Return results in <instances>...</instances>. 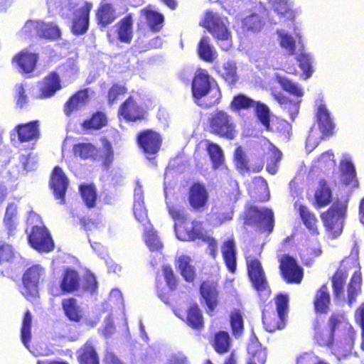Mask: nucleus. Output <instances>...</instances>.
I'll use <instances>...</instances> for the list:
<instances>
[{
  "label": "nucleus",
  "mask_w": 364,
  "mask_h": 364,
  "mask_svg": "<svg viewBox=\"0 0 364 364\" xmlns=\"http://www.w3.org/2000/svg\"><path fill=\"white\" fill-rule=\"evenodd\" d=\"M168 211L176 223V232L179 240L193 241L203 237L200 223L196 220L189 223L188 221V215L183 206L171 205L168 206Z\"/></svg>",
  "instance_id": "f257e3e1"
},
{
  "label": "nucleus",
  "mask_w": 364,
  "mask_h": 364,
  "mask_svg": "<svg viewBox=\"0 0 364 364\" xmlns=\"http://www.w3.org/2000/svg\"><path fill=\"white\" fill-rule=\"evenodd\" d=\"M347 210L348 200L336 199L326 211L321 214L323 225L331 239H336L341 235Z\"/></svg>",
  "instance_id": "f03ea898"
},
{
  "label": "nucleus",
  "mask_w": 364,
  "mask_h": 364,
  "mask_svg": "<svg viewBox=\"0 0 364 364\" xmlns=\"http://www.w3.org/2000/svg\"><path fill=\"white\" fill-rule=\"evenodd\" d=\"M259 254L257 247L250 244L246 247L244 255L246 260L247 274L252 287L259 294H261L265 291L270 293V289L262 264L257 258V256Z\"/></svg>",
  "instance_id": "7ed1b4c3"
},
{
  "label": "nucleus",
  "mask_w": 364,
  "mask_h": 364,
  "mask_svg": "<svg viewBox=\"0 0 364 364\" xmlns=\"http://www.w3.org/2000/svg\"><path fill=\"white\" fill-rule=\"evenodd\" d=\"M207 127L211 134L228 140H233L237 134L233 117L224 109H215L210 114Z\"/></svg>",
  "instance_id": "20e7f679"
},
{
  "label": "nucleus",
  "mask_w": 364,
  "mask_h": 364,
  "mask_svg": "<svg viewBox=\"0 0 364 364\" xmlns=\"http://www.w3.org/2000/svg\"><path fill=\"white\" fill-rule=\"evenodd\" d=\"M45 274L46 269L39 264H33L24 271L20 292L26 300L33 301L39 298L40 284Z\"/></svg>",
  "instance_id": "39448f33"
},
{
  "label": "nucleus",
  "mask_w": 364,
  "mask_h": 364,
  "mask_svg": "<svg viewBox=\"0 0 364 364\" xmlns=\"http://www.w3.org/2000/svg\"><path fill=\"white\" fill-rule=\"evenodd\" d=\"M201 26L212 36L220 41V48L224 51H228L232 47L231 33L222 18L213 12H207Z\"/></svg>",
  "instance_id": "423d86ee"
},
{
  "label": "nucleus",
  "mask_w": 364,
  "mask_h": 364,
  "mask_svg": "<svg viewBox=\"0 0 364 364\" xmlns=\"http://www.w3.org/2000/svg\"><path fill=\"white\" fill-rule=\"evenodd\" d=\"M243 225L254 226L263 223L264 230L270 233L274 230V217L271 208H259L255 205H248L242 214Z\"/></svg>",
  "instance_id": "0eeeda50"
},
{
  "label": "nucleus",
  "mask_w": 364,
  "mask_h": 364,
  "mask_svg": "<svg viewBox=\"0 0 364 364\" xmlns=\"http://www.w3.org/2000/svg\"><path fill=\"white\" fill-rule=\"evenodd\" d=\"M82 279L79 272L73 268L67 267L63 270L60 277L59 287L60 292H58V289L55 286L50 287L49 291L53 296L73 294L80 289Z\"/></svg>",
  "instance_id": "6e6552de"
},
{
  "label": "nucleus",
  "mask_w": 364,
  "mask_h": 364,
  "mask_svg": "<svg viewBox=\"0 0 364 364\" xmlns=\"http://www.w3.org/2000/svg\"><path fill=\"white\" fill-rule=\"evenodd\" d=\"M136 141L139 148L149 159L155 158L162 145L161 134L151 129L140 131L136 135Z\"/></svg>",
  "instance_id": "1a4fd4ad"
},
{
  "label": "nucleus",
  "mask_w": 364,
  "mask_h": 364,
  "mask_svg": "<svg viewBox=\"0 0 364 364\" xmlns=\"http://www.w3.org/2000/svg\"><path fill=\"white\" fill-rule=\"evenodd\" d=\"M30 246L39 252H50L54 250L55 245L52 236L44 225H33L28 235Z\"/></svg>",
  "instance_id": "9d476101"
},
{
  "label": "nucleus",
  "mask_w": 364,
  "mask_h": 364,
  "mask_svg": "<svg viewBox=\"0 0 364 364\" xmlns=\"http://www.w3.org/2000/svg\"><path fill=\"white\" fill-rule=\"evenodd\" d=\"M281 277L287 284H300L304 277V270L295 258L284 255L279 259Z\"/></svg>",
  "instance_id": "9b49d317"
},
{
  "label": "nucleus",
  "mask_w": 364,
  "mask_h": 364,
  "mask_svg": "<svg viewBox=\"0 0 364 364\" xmlns=\"http://www.w3.org/2000/svg\"><path fill=\"white\" fill-rule=\"evenodd\" d=\"M187 199L193 212H203L208 208L209 194L205 186L200 182H193L189 187Z\"/></svg>",
  "instance_id": "f8f14e48"
},
{
  "label": "nucleus",
  "mask_w": 364,
  "mask_h": 364,
  "mask_svg": "<svg viewBox=\"0 0 364 364\" xmlns=\"http://www.w3.org/2000/svg\"><path fill=\"white\" fill-rule=\"evenodd\" d=\"M48 185L53 191L55 199L60 200V204L65 202V195L69 186V180L63 168L59 166H55L52 169Z\"/></svg>",
  "instance_id": "ddd939ff"
},
{
  "label": "nucleus",
  "mask_w": 364,
  "mask_h": 364,
  "mask_svg": "<svg viewBox=\"0 0 364 364\" xmlns=\"http://www.w3.org/2000/svg\"><path fill=\"white\" fill-rule=\"evenodd\" d=\"M118 115L127 122H135L145 119L147 112L133 96H129L120 105Z\"/></svg>",
  "instance_id": "4468645a"
},
{
  "label": "nucleus",
  "mask_w": 364,
  "mask_h": 364,
  "mask_svg": "<svg viewBox=\"0 0 364 364\" xmlns=\"http://www.w3.org/2000/svg\"><path fill=\"white\" fill-rule=\"evenodd\" d=\"M92 7L90 2L85 1L81 7L73 11L70 31L74 35L81 36L87 31Z\"/></svg>",
  "instance_id": "2eb2a0df"
},
{
  "label": "nucleus",
  "mask_w": 364,
  "mask_h": 364,
  "mask_svg": "<svg viewBox=\"0 0 364 364\" xmlns=\"http://www.w3.org/2000/svg\"><path fill=\"white\" fill-rule=\"evenodd\" d=\"M313 339L318 346L330 349L336 354V341L335 333L326 326H323L322 322L315 319L313 323Z\"/></svg>",
  "instance_id": "dca6fc26"
},
{
  "label": "nucleus",
  "mask_w": 364,
  "mask_h": 364,
  "mask_svg": "<svg viewBox=\"0 0 364 364\" xmlns=\"http://www.w3.org/2000/svg\"><path fill=\"white\" fill-rule=\"evenodd\" d=\"M117 8L109 0H102L95 10V21L100 28H107L118 18Z\"/></svg>",
  "instance_id": "f3484780"
},
{
  "label": "nucleus",
  "mask_w": 364,
  "mask_h": 364,
  "mask_svg": "<svg viewBox=\"0 0 364 364\" xmlns=\"http://www.w3.org/2000/svg\"><path fill=\"white\" fill-rule=\"evenodd\" d=\"M210 76L205 69L198 68L191 82V92L196 101L202 100L211 87Z\"/></svg>",
  "instance_id": "a211bd4d"
},
{
  "label": "nucleus",
  "mask_w": 364,
  "mask_h": 364,
  "mask_svg": "<svg viewBox=\"0 0 364 364\" xmlns=\"http://www.w3.org/2000/svg\"><path fill=\"white\" fill-rule=\"evenodd\" d=\"M200 296L208 306L207 314L212 316L218 304V284L213 281H203L199 289Z\"/></svg>",
  "instance_id": "6ab92c4d"
},
{
  "label": "nucleus",
  "mask_w": 364,
  "mask_h": 364,
  "mask_svg": "<svg viewBox=\"0 0 364 364\" xmlns=\"http://www.w3.org/2000/svg\"><path fill=\"white\" fill-rule=\"evenodd\" d=\"M316 117L321 139H326L333 136L335 124L325 105L320 104L318 106Z\"/></svg>",
  "instance_id": "aec40b11"
},
{
  "label": "nucleus",
  "mask_w": 364,
  "mask_h": 364,
  "mask_svg": "<svg viewBox=\"0 0 364 364\" xmlns=\"http://www.w3.org/2000/svg\"><path fill=\"white\" fill-rule=\"evenodd\" d=\"M14 132L17 134L21 143L30 142L38 139L41 136L40 122L33 120L16 125Z\"/></svg>",
  "instance_id": "412c9836"
},
{
  "label": "nucleus",
  "mask_w": 364,
  "mask_h": 364,
  "mask_svg": "<svg viewBox=\"0 0 364 364\" xmlns=\"http://www.w3.org/2000/svg\"><path fill=\"white\" fill-rule=\"evenodd\" d=\"M38 60L37 53L23 50L13 57L11 62L16 65L21 73L27 74L35 70Z\"/></svg>",
  "instance_id": "4be33fe9"
},
{
  "label": "nucleus",
  "mask_w": 364,
  "mask_h": 364,
  "mask_svg": "<svg viewBox=\"0 0 364 364\" xmlns=\"http://www.w3.org/2000/svg\"><path fill=\"white\" fill-rule=\"evenodd\" d=\"M61 88V79L59 74L55 71H52L44 77L41 82L38 97L41 99L50 98Z\"/></svg>",
  "instance_id": "5701e85b"
},
{
  "label": "nucleus",
  "mask_w": 364,
  "mask_h": 364,
  "mask_svg": "<svg viewBox=\"0 0 364 364\" xmlns=\"http://www.w3.org/2000/svg\"><path fill=\"white\" fill-rule=\"evenodd\" d=\"M286 321L287 316H282L272 308H266L262 311V324L264 329L269 333L284 329Z\"/></svg>",
  "instance_id": "b1692460"
},
{
  "label": "nucleus",
  "mask_w": 364,
  "mask_h": 364,
  "mask_svg": "<svg viewBox=\"0 0 364 364\" xmlns=\"http://www.w3.org/2000/svg\"><path fill=\"white\" fill-rule=\"evenodd\" d=\"M133 17L132 14H127L115 25L117 40L124 43L129 44L133 39Z\"/></svg>",
  "instance_id": "393cba45"
},
{
  "label": "nucleus",
  "mask_w": 364,
  "mask_h": 364,
  "mask_svg": "<svg viewBox=\"0 0 364 364\" xmlns=\"http://www.w3.org/2000/svg\"><path fill=\"white\" fill-rule=\"evenodd\" d=\"M89 100V89L85 88L75 92L65 102L63 112L66 116H70L80 109Z\"/></svg>",
  "instance_id": "a878e982"
},
{
  "label": "nucleus",
  "mask_w": 364,
  "mask_h": 364,
  "mask_svg": "<svg viewBox=\"0 0 364 364\" xmlns=\"http://www.w3.org/2000/svg\"><path fill=\"white\" fill-rule=\"evenodd\" d=\"M248 360L247 364H265L267 350L256 336H252L247 345Z\"/></svg>",
  "instance_id": "bb28decb"
},
{
  "label": "nucleus",
  "mask_w": 364,
  "mask_h": 364,
  "mask_svg": "<svg viewBox=\"0 0 364 364\" xmlns=\"http://www.w3.org/2000/svg\"><path fill=\"white\" fill-rule=\"evenodd\" d=\"M331 296L326 284H322L315 293L314 307L316 314H326L329 311Z\"/></svg>",
  "instance_id": "cd10ccee"
},
{
  "label": "nucleus",
  "mask_w": 364,
  "mask_h": 364,
  "mask_svg": "<svg viewBox=\"0 0 364 364\" xmlns=\"http://www.w3.org/2000/svg\"><path fill=\"white\" fill-rule=\"evenodd\" d=\"M107 124L108 119L105 112L96 111L80 124V127L83 131L90 132L100 130Z\"/></svg>",
  "instance_id": "c85d7f7f"
},
{
  "label": "nucleus",
  "mask_w": 364,
  "mask_h": 364,
  "mask_svg": "<svg viewBox=\"0 0 364 364\" xmlns=\"http://www.w3.org/2000/svg\"><path fill=\"white\" fill-rule=\"evenodd\" d=\"M61 306L65 316L69 321L75 323H80L82 321L83 317L82 310L75 298L69 297L63 299Z\"/></svg>",
  "instance_id": "c756f323"
},
{
  "label": "nucleus",
  "mask_w": 364,
  "mask_h": 364,
  "mask_svg": "<svg viewBox=\"0 0 364 364\" xmlns=\"http://www.w3.org/2000/svg\"><path fill=\"white\" fill-rule=\"evenodd\" d=\"M332 201V191L326 179L318 181V187L314 193V205L316 208L326 207Z\"/></svg>",
  "instance_id": "7c9ffc66"
},
{
  "label": "nucleus",
  "mask_w": 364,
  "mask_h": 364,
  "mask_svg": "<svg viewBox=\"0 0 364 364\" xmlns=\"http://www.w3.org/2000/svg\"><path fill=\"white\" fill-rule=\"evenodd\" d=\"M3 223L8 235H14L18 224V206L14 203H9L6 208Z\"/></svg>",
  "instance_id": "2f4dec72"
},
{
  "label": "nucleus",
  "mask_w": 364,
  "mask_h": 364,
  "mask_svg": "<svg viewBox=\"0 0 364 364\" xmlns=\"http://www.w3.org/2000/svg\"><path fill=\"white\" fill-rule=\"evenodd\" d=\"M340 179L345 186H358L356 171L353 162L350 159H342L340 161Z\"/></svg>",
  "instance_id": "473e14b6"
},
{
  "label": "nucleus",
  "mask_w": 364,
  "mask_h": 364,
  "mask_svg": "<svg viewBox=\"0 0 364 364\" xmlns=\"http://www.w3.org/2000/svg\"><path fill=\"white\" fill-rule=\"evenodd\" d=\"M185 321L189 327L195 331H201L203 329V316L198 304L193 303L188 308Z\"/></svg>",
  "instance_id": "72a5a7b5"
},
{
  "label": "nucleus",
  "mask_w": 364,
  "mask_h": 364,
  "mask_svg": "<svg viewBox=\"0 0 364 364\" xmlns=\"http://www.w3.org/2000/svg\"><path fill=\"white\" fill-rule=\"evenodd\" d=\"M222 254L228 271L232 274L237 270L236 250L232 238L225 240L222 246Z\"/></svg>",
  "instance_id": "f704fd0d"
},
{
  "label": "nucleus",
  "mask_w": 364,
  "mask_h": 364,
  "mask_svg": "<svg viewBox=\"0 0 364 364\" xmlns=\"http://www.w3.org/2000/svg\"><path fill=\"white\" fill-rule=\"evenodd\" d=\"M299 216L305 225L312 235L318 236L320 234L318 227V220L314 212L309 210L308 207L300 204L298 208Z\"/></svg>",
  "instance_id": "c9c22d12"
},
{
  "label": "nucleus",
  "mask_w": 364,
  "mask_h": 364,
  "mask_svg": "<svg viewBox=\"0 0 364 364\" xmlns=\"http://www.w3.org/2000/svg\"><path fill=\"white\" fill-rule=\"evenodd\" d=\"M197 54L198 57L206 63H213L218 55L214 47L210 44V38L203 36L197 45Z\"/></svg>",
  "instance_id": "e433bc0d"
},
{
  "label": "nucleus",
  "mask_w": 364,
  "mask_h": 364,
  "mask_svg": "<svg viewBox=\"0 0 364 364\" xmlns=\"http://www.w3.org/2000/svg\"><path fill=\"white\" fill-rule=\"evenodd\" d=\"M218 74L231 87H234L239 80L237 65L234 61L228 60L220 68H215Z\"/></svg>",
  "instance_id": "4c0bfd02"
},
{
  "label": "nucleus",
  "mask_w": 364,
  "mask_h": 364,
  "mask_svg": "<svg viewBox=\"0 0 364 364\" xmlns=\"http://www.w3.org/2000/svg\"><path fill=\"white\" fill-rule=\"evenodd\" d=\"M133 213L136 220L141 223L144 228L152 225L148 218L147 210L145 207L143 196L139 193L134 196Z\"/></svg>",
  "instance_id": "58836bf2"
},
{
  "label": "nucleus",
  "mask_w": 364,
  "mask_h": 364,
  "mask_svg": "<svg viewBox=\"0 0 364 364\" xmlns=\"http://www.w3.org/2000/svg\"><path fill=\"white\" fill-rule=\"evenodd\" d=\"M233 161L237 169L243 171L253 170L255 172H259L262 170L264 166L263 161H260L257 165L250 168L247 155L241 146H237L235 149Z\"/></svg>",
  "instance_id": "ea45409f"
},
{
  "label": "nucleus",
  "mask_w": 364,
  "mask_h": 364,
  "mask_svg": "<svg viewBox=\"0 0 364 364\" xmlns=\"http://www.w3.org/2000/svg\"><path fill=\"white\" fill-rule=\"evenodd\" d=\"M80 364H100L99 356L90 341H87L77 352Z\"/></svg>",
  "instance_id": "a19ab883"
},
{
  "label": "nucleus",
  "mask_w": 364,
  "mask_h": 364,
  "mask_svg": "<svg viewBox=\"0 0 364 364\" xmlns=\"http://www.w3.org/2000/svg\"><path fill=\"white\" fill-rule=\"evenodd\" d=\"M255 115L257 121L267 132L273 131V127L270 124L271 112L269 107L261 101H257L253 107Z\"/></svg>",
  "instance_id": "79ce46f5"
},
{
  "label": "nucleus",
  "mask_w": 364,
  "mask_h": 364,
  "mask_svg": "<svg viewBox=\"0 0 364 364\" xmlns=\"http://www.w3.org/2000/svg\"><path fill=\"white\" fill-rule=\"evenodd\" d=\"M73 152L75 156L81 159H95L97 156V148L90 142H79L73 145Z\"/></svg>",
  "instance_id": "37998d69"
},
{
  "label": "nucleus",
  "mask_w": 364,
  "mask_h": 364,
  "mask_svg": "<svg viewBox=\"0 0 364 364\" xmlns=\"http://www.w3.org/2000/svg\"><path fill=\"white\" fill-rule=\"evenodd\" d=\"M206 151L211 161L213 169H218L224 164L225 156L223 149L219 144L207 140Z\"/></svg>",
  "instance_id": "c03bdc74"
},
{
  "label": "nucleus",
  "mask_w": 364,
  "mask_h": 364,
  "mask_svg": "<svg viewBox=\"0 0 364 364\" xmlns=\"http://www.w3.org/2000/svg\"><path fill=\"white\" fill-rule=\"evenodd\" d=\"M231 338L227 331H220L215 333L212 346L215 352L220 355L225 354L230 351Z\"/></svg>",
  "instance_id": "a18cd8bd"
},
{
  "label": "nucleus",
  "mask_w": 364,
  "mask_h": 364,
  "mask_svg": "<svg viewBox=\"0 0 364 364\" xmlns=\"http://www.w3.org/2000/svg\"><path fill=\"white\" fill-rule=\"evenodd\" d=\"M178 269L181 276L188 282H193L196 277L194 266L191 264V259L186 255L179 257L178 259Z\"/></svg>",
  "instance_id": "49530a36"
},
{
  "label": "nucleus",
  "mask_w": 364,
  "mask_h": 364,
  "mask_svg": "<svg viewBox=\"0 0 364 364\" xmlns=\"http://www.w3.org/2000/svg\"><path fill=\"white\" fill-rule=\"evenodd\" d=\"M272 96L274 99L282 106L284 110L289 114L291 119L294 120L299 113V103L289 99L282 92L272 93Z\"/></svg>",
  "instance_id": "de8ad7c7"
},
{
  "label": "nucleus",
  "mask_w": 364,
  "mask_h": 364,
  "mask_svg": "<svg viewBox=\"0 0 364 364\" xmlns=\"http://www.w3.org/2000/svg\"><path fill=\"white\" fill-rule=\"evenodd\" d=\"M361 273L358 271L355 272L350 278L347 289V302L349 306H351L355 301L356 297L361 289Z\"/></svg>",
  "instance_id": "09e8293b"
},
{
  "label": "nucleus",
  "mask_w": 364,
  "mask_h": 364,
  "mask_svg": "<svg viewBox=\"0 0 364 364\" xmlns=\"http://www.w3.org/2000/svg\"><path fill=\"white\" fill-rule=\"evenodd\" d=\"M222 98V92L218 85L211 86L207 93L203 96V100L196 101L197 103L204 107L210 108L218 105Z\"/></svg>",
  "instance_id": "8fccbe9b"
},
{
  "label": "nucleus",
  "mask_w": 364,
  "mask_h": 364,
  "mask_svg": "<svg viewBox=\"0 0 364 364\" xmlns=\"http://www.w3.org/2000/svg\"><path fill=\"white\" fill-rule=\"evenodd\" d=\"M79 191L87 208H92L96 205L97 193L93 184L82 183L79 186Z\"/></svg>",
  "instance_id": "3c124183"
},
{
  "label": "nucleus",
  "mask_w": 364,
  "mask_h": 364,
  "mask_svg": "<svg viewBox=\"0 0 364 364\" xmlns=\"http://www.w3.org/2000/svg\"><path fill=\"white\" fill-rule=\"evenodd\" d=\"M142 12L149 29L154 32L159 31L164 21L163 14L148 9H143Z\"/></svg>",
  "instance_id": "603ef678"
},
{
  "label": "nucleus",
  "mask_w": 364,
  "mask_h": 364,
  "mask_svg": "<svg viewBox=\"0 0 364 364\" xmlns=\"http://www.w3.org/2000/svg\"><path fill=\"white\" fill-rule=\"evenodd\" d=\"M230 324L232 333L235 337L240 336L244 331V321L241 311L234 309L230 314Z\"/></svg>",
  "instance_id": "864d4df0"
},
{
  "label": "nucleus",
  "mask_w": 364,
  "mask_h": 364,
  "mask_svg": "<svg viewBox=\"0 0 364 364\" xmlns=\"http://www.w3.org/2000/svg\"><path fill=\"white\" fill-rule=\"evenodd\" d=\"M257 101L251 97L240 93L235 95L230 102V106L233 111H240L242 109H249L253 108Z\"/></svg>",
  "instance_id": "5fc2aeb1"
},
{
  "label": "nucleus",
  "mask_w": 364,
  "mask_h": 364,
  "mask_svg": "<svg viewBox=\"0 0 364 364\" xmlns=\"http://www.w3.org/2000/svg\"><path fill=\"white\" fill-rule=\"evenodd\" d=\"M277 82L283 90L294 97H301L304 94L303 88L298 83L286 77H279Z\"/></svg>",
  "instance_id": "6e6d98bb"
},
{
  "label": "nucleus",
  "mask_w": 364,
  "mask_h": 364,
  "mask_svg": "<svg viewBox=\"0 0 364 364\" xmlns=\"http://www.w3.org/2000/svg\"><path fill=\"white\" fill-rule=\"evenodd\" d=\"M144 241L150 251H160L163 247L156 232L154 230L153 225L144 228Z\"/></svg>",
  "instance_id": "4d7b16f0"
},
{
  "label": "nucleus",
  "mask_w": 364,
  "mask_h": 364,
  "mask_svg": "<svg viewBox=\"0 0 364 364\" xmlns=\"http://www.w3.org/2000/svg\"><path fill=\"white\" fill-rule=\"evenodd\" d=\"M32 315L29 310H27L23 318L21 328V339L23 345L28 348L31 339Z\"/></svg>",
  "instance_id": "13d9d810"
},
{
  "label": "nucleus",
  "mask_w": 364,
  "mask_h": 364,
  "mask_svg": "<svg viewBox=\"0 0 364 364\" xmlns=\"http://www.w3.org/2000/svg\"><path fill=\"white\" fill-rule=\"evenodd\" d=\"M316 166L321 171H328L336 166V160L332 150L323 152L316 159Z\"/></svg>",
  "instance_id": "bf43d9fd"
},
{
  "label": "nucleus",
  "mask_w": 364,
  "mask_h": 364,
  "mask_svg": "<svg viewBox=\"0 0 364 364\" xmlns=\"http://www.w3.org/2000/svg\"><path fill=\"white\" fill-rule=\"evenodd\" d=\"M348 277L346 271L337 269L332 277V287L335 297L340 296L343 290V285Z\"/></svg>",
  "instance_id": "052dcab7"
},
{
  "label": "nucleus",
  "mask_w": 364,
  "mask_h": 364,
  "mask_svg": "<svg viewBox=\"0 0 364 364\" xmlns=\"http://www.w3.org/2000/svg\"><path fill=\"white\" fill-rule=\"evenodd\" d=\"M275 311L282 316H287L289 312V297L287 293H278L273 299Z\"/></svg>",
  "instance_id": "680f3d73"
},
{
  "label": "nucleus",
  "mask_w": 364,
  "mask_h": 364,
  "mask_svg": "<svg viewBox=\"0 0 364 364\" xmlns=\"http://www.w3.org/2000/svg\"><path fill=\"white\" fill-rule=\"evenodd\" d=\"M299 68L303 72L304 79L310 77L314 73L312 59L309 54L301 53L296 57Z\"/></svg>",
  "instance_id": "e2e57ef3"
},
{
  "label": "nucleus",
  "mask_w": 364,
  "mask_h": 364,
  "mask_svg": "<svg viewBox=\"0 0 364 364\" xmlns=\"http://www.w3.org/2000/svg\"><path fill=\"white\" fill-rule=\"evenodd\" d=\"M127 88L124 85L119 83H114L109 87L107 92V103L109 105H113L115 104L122 96H124L127 93Z\"/></svg>",
  "instance_id": "0e129e2a"
},
{
  "label": "nucleus",
  "mask_w": 364,
  "mask_h": 364,
  "mask_svg": "<svg viewBox=\"0 0 364 364\" xmlns=\"http://www.w3.org/2000/svg\"><path fill=\"white\" fill-rule=\"evenodd\" d=\"M274 11L281 17L293 21L295 17L294 11L289 7L286 0H275L272 4Z\"/></svg>",
  "instance_id": "69168bd1"
},
{
  "label": "nucleus",
  "mask_w": 364,
  "mask_h": 364,
  "mask_svg": "<svg viewBox=\"0 0 364 364\" xmlns=\"http://www.w3.org/2000/svg\"><path fill=\"white\" fill-rule=\"evenodd\" d=\"M161 269L166 286L169 290H176L178 286V279L171 266L169 264H164L161 267Z\"/></svg>",
  "instance_id": "338daca9"
},
{
  "label": "nucleus",
  "mask_w": 364,
  "mask_h": 364,
  "mask_svg": "<svg viewBox=\"0 0 364 364\" xmlns=\"http://www.w3.org/2000/svg\"><path fill=\"white\" fill-rule=\"evenodd\" d=\"M252 183L254 184L255 190L259 188L261 190L260 194H258L257 192H255L257 200L260 202L267 201L269 199V193L266 180L261 176H258L253 179Z\"/></svg>",
  "instance_id": "774afa93"
}]
</instances>
